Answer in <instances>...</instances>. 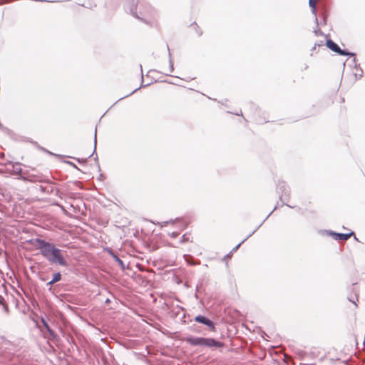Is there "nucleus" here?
<instances>
[{
  "mask_svg": "<svg viewBox=\"0 0 365 365\" xmlns=\"http://www.w3.org/2000/svg\"><path fill=\"white\" fill-rule=\"evenodd\" d=\"M140 14H141L142 16H145L146 12L140 11Z\"/></svg>",
  "mask_w": 365,
  "mask_h": 365,
  "instance_id": "33",
  "label": "nucleus"
},
{
  "mask_svg": "<svg viewBox=\"0 0 365 365\" xmlns=\"http://www.w3.org/2000/svg\"><path fill=\"white\" fill-rule=\"evenodd\" d=\"M282 205H285V202H283V203H282ZM286 205H287V204H286ZM287 206H288V205H287ZM289 207H292V206H290V205H289Z\"/></svg>",
  "mask_w": 365,
  "mask_h": 365,
  "instance_id": "37",
  "label": "nucleus"
},
{
  "mask_svg": "<svg viewBox=\"0 0 365 365\" xmlns=\"http://www.w3.org/2000/svg\"><path fill=\"white\" fill-rule=\"evenodd\" d=\"M21 173L25 175H30V173L28 170H22Z\"/></svg>",
  "mask_w": 365,
  "mask_h": 365,
  "instance_id": "29",
  "label": "nucleus"
},
{
  "mask_svg": "<svg viewBox=\"0 0 365 365\" xmlns=\"http://www.w3.org/2000/svg\"><path fill=\"white\" fill-rule=\"evenodd\" d=\"M95 160L98 161V155H96Z\"/></svg>",
  "mask_w": 365,
  "mask_h": 365,
  "instance_id": "36",
  "label": "nucleus"
},
{
  "mask_svg": "<svg viewBox=\"0 0 365 365\" xmlns=\"http://www.w3.org/2000/svg\"><path fill=\"white\" fill-rule=\"evenodd\" d=\"M318 0H309V6L312 9V11L316 10L317 4Z\"/></svg>",
  "mask_w": 365,
  "mask_h": 365,
  "instance_id": "19",
  "label": "nucleus"
},
{
  "mask_svg": "<svg viewBox=\"0 0 365 365\" xmlns=\"http://www.w3.org/2000/svg\"><path fill=\"white\" fill-rule=\"evenodd\" d=\"M109 254L112 257V258L118 264L120 268L124 270L125 269V265L123 260H121L111 250H108Z\"/></svg>",
  "mask_w": 365,
  "mask_h": 365,
  "instance_id": "12",
  "label": "nucleus"
},
{
  "mask_svg": "<svg viewBox=\"0 0 365 365\" xmlns=\"http://www.w3.org/2000/svg\"><path fill=\"white\" fill-rule=\"evenodd\" d=\"M173 237H175L177 236V233L173 232L172 235Z\"/></svg>",
  "mask_w": 365,
  "mask_h": 365,
  "instance_id": "32",
  "label": "nucleus"
},
{
  "mask_svg": "<svg viewBox=\"0 0 365 365\" xmlns=\"http://www.w3.org/2000/svg\"><path fill=\"white\" fill-rule=\"evenodd\" d=\"M349 302H353L354 304H356V302H354V301H352L351 299H349Z\"/></svg>",
  "mask_w": 365,
  "mask_h": 365,
  "instance_id": "35",
  "label": "nucleus"
},
{
  "mask_svg": "<svg viewBox=\"0 0 365 365\" xmlns=\"http://www.w3.org/2000/svg\"><path fill=\"white\" fill-rule=\"evenodd\" d=\"M131 3L134 4L135 3V0H130Z\"/></svg>",
  "mask_w": 365,
  "mask_h": 365,
  "instance_id": "34",
  "label": "nucleus"
},
{
  "mask_svg": "<svg viewBox=\"0 0 365 365\" xmlns=\"http://www.w3.org/2000/svg\"><path fill=\"white\" fill-rule=\"evenodd\" d=\"M96 130H95V138H94V150L92 153V154L91 155H93V154L95 153L96 152V143H97V140H96Z\"/></svg>",
  "mask_w": 365,
  "mask_h": 365,
  "instance_id": "21",
  "label": "nucleus"
},
{
  "mask_svg": "<svg viewBox=\"0 0 365 365\" xmlns=\"http://www.w3.org/2000/svg\"><path fill=\"white\" fill-rule=\"evenodd\" d=\"M66 163H68V164H69L70 165L73 166V168H76V169H78V168H77V166H76L73 163L70 162V161H66Z\"/></svg>",
  "mask_w": 365,
  "mask_h": 365,
  "instance_id": "26",
  "label": "nucleus"
},
{
  "mask_svg": "<svg viewBox=\"0 0 365 365\" xmlns=\"http://www.w3.org/2000/svg\"><path fill=\"white\" fill-rule=\"evenodd\" d=\"M9 164L12 165V173L16 175H19L22 172V169L19 167L21 165V163H12L11 161L8 162Z\"/></svg>",
  "mask_w": 365,
  "mask_h": 365,
  "instance_id": "13",
  "label": "nucleus"
},
{
  "mask_svg": "<svg viewBox=\"0 0 365 365\" xmlns=\"http://www.w3.org/2000/svg\"><path fill=\"white\" fill-rule=\"evenodd\" d=\"M30 242L39 250L41 255L52 264H58L62 267L68 266L63 251L57 248L54 244L40 238L31 239Z\"/></svg>",
  "mask_w": 365,
  "mask_h": 365,
  "instance_id": "1",
  "label": "nucleus"
},
{
  "mask_svg": "<svg viewBox=\"0 0 365 365\" xmlns=\"http://www.w3.org/2000/svg\"><path fill=\"white\" fill-rule=\"evenodd\" d=\"M5 156L4 153H0V158H4Z\"/></svg>",
  "mask_w": 365,
  "mask_h": 365,
  "instance_id": "31",
  "label": "nucleus"
},
{
  "mask_svg": "<svg viewBox=\"0 0 365 365\" xmlns=\"http://www.w3.org/2000/svg\"><path fill=\"white\" fill-rule=\"evenodd\" d=\"M54 205L59 206V207H61V210H62L63 212H66V209L64 208V207H63V206L60 205H59V204H58V203H55Z\"/></svg>",
  "mask_w": 365,
  "mask_h": 365,
  "instance_id": "28",
  "label": "nucleus"
},
{
  "mask_svg": "<svg viewBox=\"0 0 365 365\" xmlns=\"http://www.w3.org/2000/svg\"><path fill=\"white\" fill-rule=\"evenodd\" d=\"M41 322L43 324V327L46 328V331L48 332L49 335L53 339L58 340L59 337L58 334L50 327L46 319L43 317H41Z\"/></svg>",
  "mask_w": 365,
  "mask_h": 365,
  "instance_id": "11",
  "label": "nucleus"
},
{
  "mask_svg": "<svg viewBox=\"0 0 365 365\" xmlns=\"http://www.w3.org/2000/svg\"><path fill=\"white\" fill-rule=\"evenodd\" d=\"M277 209V206L274 207V209L269 213V215L265 217V219L261 222L247 237H245L241 242H240L237 245H236L232 250V253L236 252L241 245L245 242L250 237H251L264 223V222L271 215V214Z\"/></svg>",
  "mask_w": 365,
  "mask_h": 365,
  "instance_id": "9",
  "label": "nucleus"
},
{
  "mask_svg": "<svg viewBox=\"0 0 365 365\" xmlns=\"http://www.w3.org/2000/svg\"><path fill=\"white\" fill-rule=\"evenodd\" d=\"M327 46L331 51L337 53L338 54H339L341 56L349 55V53L345 52L344 51L341 50L336 43H335L334 41H332L330 39H328L327 41Z\"/></svg>",
  "mask_w": 365,
  "mask_h": 365,
  "instance_id": "8",
  "label": "nucleus"
},
{
  "mask_svg": "<svg viewBox=\"0 0 365 365\" xmlns=\"http://www.w3.org/2000/svg\"><path fill=\"white\" fill-rule=\"evenodd\" d=\"M189 240L188 237H186V235H183L181 237V242H187Z\"/></svg>",
  "mask_w": 365,
  "mask_h": 365,
  "instance_id": "25",
  "label": "nucleus"
},
{
  "mask_svg": "<svg viewBox=\"0 0 365 365\" xmlns=\"http://www.w3.org/2000/svg\"><path fill=\"white\" fill-rule=\"evenodd\" d=\"M240 116H241L240 122H242V120L244 122H247V123L253 122L257 125L263 124V123H267V122L278 121V120H274L272 118V119H269V118L266 119L264 115H248L247 118H245V115H240Z\"/></svg>",
  "mask_w": 365,
  "mask_h": 365,
  "instance_id": "4",
  "label": "nucleus"
},
{
  "mask_svg": "<svg viewBox=\"0 0 365 365\" xmlns=\"http://www.w3.org/2000/svg\"><path fill=\"white\" fill-rule=\"evenodd\" d=\"M61 279V274L60 272H56L53 274V277L51 279L52 282L56 283Z\"/></svg>",
  "mask_w": 365,
  "mask_h": 365,
  "instance_id": "17",
  "label": "nucleus"
},
{
  "mask_svg": "<svg viewBox=\"0 0 365 365\" xmlns=\"http://www.w3.org/2000/svg\"><path fill=\"white\" fill-rule=\"evenodd\" d=\"M0 305H2L3 307V309L4 311L6 312V313H8L9 312V308H8V306L7 304H6V301L4 299V298L0 295Z\"/></svg>",
  "mask_w": 365,
  "mask_h": 365,
  "instance_id": "16",
  "label": "nucleus"
},
{
  "mask_svg": "<svg viewBox=\"0 0 365 365\" xmlns=\"http://www.w3.org/2000/svg\"><path fill=\"white\" fill-rule=\"evenodd\" d=\"M194 321L197 323L207 326L210 330L215 331V326L214 322L207 317L202 315H197L194 318Z\"/></svg>",
  "mask_w": 365,
  "mask_h": 365,
  "instance_id": "5",
  "label": "nucleus"
},
{
  "mask_svg": "<svg viewBox=\"0 0 365 365\" xmlns=\"http://www.w3.org/2000/svg\"><path fill=\"white\" fill-rule=\"evenodd\" d=\"M185 341L191 346H200L206 347H222V342L216 341L212 338L187 336Z\"/></svg>",
  "mask_w": 365,
  "mask_h": 365,
  "instance_id": "2",
  "label": "nucleus"
},
{
  "mask_svg": "<svg viewBox=\"0 0 365 365\" xmlns=\"http://www.w3.org/2000/svg\"><path fill=\"white\" fill-rule=\"evenodd\" d=\"M178 220V218H176L175 220H170L169 221H165L163 222V225H168V223H174L175 221Z\"/></svg>",
  "mask_w": 365,
  "mask_h": 365,
  "instance_id": "23",
  "label": "nucleus"
},
{
  "mask_svg": "<svg viewBox=\"0 0 365 365\" xmlns=\"http://www.w3.org/2000/svg\"><path fill=\"white\" fill-rule=\"evenodd\" d=\"M28 141H29V143H31V144H33V145H34L35 147H36L38 150H42V151H43V152L46 153H48V154H49V155H54V154H53V153H51V151H49V150H46V148H43L42 146H41L40 145H38V143L36 141H34V140H31V139L28 140Z\"/></svg>",
  "mask_w": 365,
  "mask_h": 365,
  "instance_id": "15",
  "label": "nucleus"
},
{
  "mask_svg": "<svg viewBox=\"0 0 365 365\" xmlns=\"http://www.w3.org/2000/svg\"><path fill=\"white\" fill-rule=\"evenodd\" d=\"M105 303L108 304L110 303V300L108 298V299H106Z\"/></svg>",
  "mask_w": 365,
  "mask_h": 365,
  "instance_id": "30",
  "label": "nucleus"
},
{
  "mask_svg": "<svg viewBox=\"0 0 365 365\" xmlns=\"http://www.w3.org/2000/svg\"><path fill=\"white\" fill-rule=\"evenodd\" d=\"M277 189L279 193H280L279 198L280 200L282 201V198L284 196L289 197V190L287 186V184L283 180H279L277 185Z\"/></svg>",
  "mask_w": 365,
  "mask_h": 365,
  "instance_id": "7",
  "label": "nucleus"
},
{
  "mask_svg": "<svg viewBox=\"0 0 365 365\" xmlns=\"http://www.w3.org/2000/svg\"><path fill=\"white\" fill-rule=\"evenodd\" d=\"M0 349L6 358L10 359L11 356L20 351L21 346L19 344L11 341L2 337L0 339Z\"/></svg>",
  "mask_w": 365,
  "mask_h": 365,
  "instance_id": "3",
  "label": "nucleus"
},
{
  "mask_svg": "<svg viewBox=\"0 0 365 365\" xmlns=\"http://www.w3.org/2000/svg\"><path fill=\"white\" fill-rule=\"evenodd\" d=\"M28 176H29V175H25L21 173L19 175V177L17 178V179L22 180L23 181H25V182H29Z\"/></svg>",
  "mask_w": 365,
  "mask_h": 365,
  "instance_id": "20",
  "label": "nucleus"
},
{
  "mask_svg": "<svg viewBox=\"0 0 365 365\" xmlns=\"http://www.w3.org/2000/svg\"><path fill=\"white\" fill-rule=\"evenodd\" d=\"M327 234L329 236H331L335 240L338 241H346L351 237V236L354 235V232L353 231L349 233H338L334 231L329 230L327 231Z\"/></svg>",
  "mask_w": 365,
  "mask_h": 365,
  "instance_id": "6",
  "label": "nucleus"
},
{
  "mask_svg": "<svg viewBox=\"0 0 365 365\" xmlns=\"http://www.w3.org/2000/svg\"><path fill=\"white\" fill-rule=\"evenodd\" d=\"M3 173V171L0 170V174Z\"/></svg>",
  "mask_w": 365,
  "mask_h": 365,
  "instance_id": "38",
  "label": "nucleus"
},
{
  "mask_svg": "<svg viewBox=\"0 0 365 365\" xmlns=\"http://www.w3.org/2000/svg\"><path fill=\"white\" fill-rule=\"evenodd\" d=\"M0 129L2 130L4 132L9 131V130L7 128L4 127L1 123H0Z\"/></svg>",
  "mask_w": 365,
  "mask_h": 365,
  "instance_id": "24",
  "label": "nucleus"
},
{
  "mask_svg": "<svg viewBox=\"0 0 365 365\" xmlns=\"http://www.w3.org/2000/svg\"><path fill=\"white\" fill-rule=\"evenodd\" d=\"M55 283L52 282V280L49 281L48 282L46 283V287H48V289L49 291L51 290L52 289V286Z\"/></svg>",
  "mask_w": 365,
  "mask_h": 365,
  "instance_id": "22",
  "label": "nucleus"
},
{
  "mask_svg": "<svg viewBox=\"0 0 365 365\" xmlns=\"http://www.w3.org/2000/svg\"><path fill=\"white\" fill-rule=\"evenodd\" d=\"M232 252H230V253L227 254L225 257H224V259H229L232 256Z\"/></svg>",
  "mask_w": 365,
  "mask_h": 365,
  "instance_id": "27",
  "label": "nucleus"
},
{
  "mask_svg": "<svg viewBox=\"0 0 365 365\" xmlns=\"http://www.w3.org/2000/svg\"><path fill=\"white\" fill-rule=\"evenodd\" d=\"M29 182H43V177L41 175H35L31 174L29 175Z\"/></svg>",
  "mask_w": 365,
  "mask_h": 365,
  "instance_id": "14",
  "label": "nucleus"
},
{
  "mask_svg": "<svg viewBox=\"0 0 365 365\" xmlns=\"http://www.w3.org/2000/svg\"><path fill=\"white\" fill-rule=\"evenodd\" d=\"M190 27H191V29L197 31V34L198 36L202 35V31L199 29V26L195 23L191 24Z\"/></svg>",
  "mask_w": 365,
  "mask_h": 365,
  "instance_id": "18",
  "label": "nucleus"
},
{
  "mask_svg": "<svg viewBox=\"0 0 365 365\" xmlns=\"http://www.w3.org/2000/svg\"><path fill=\"white\" fill-rule=\"evenodd\" d=\"M49 183L48 185H39L38 190L41 191V192L44 194H51L55 190L56 195H59V190L58 189L55 190L53 186L51 185V182L50 181H48Z\"/></svg>",
  "mask_w": 365,
  "mask_h": 365,
  "instance_id": "10",
  "label": "nucleus"
}]
</instances>
